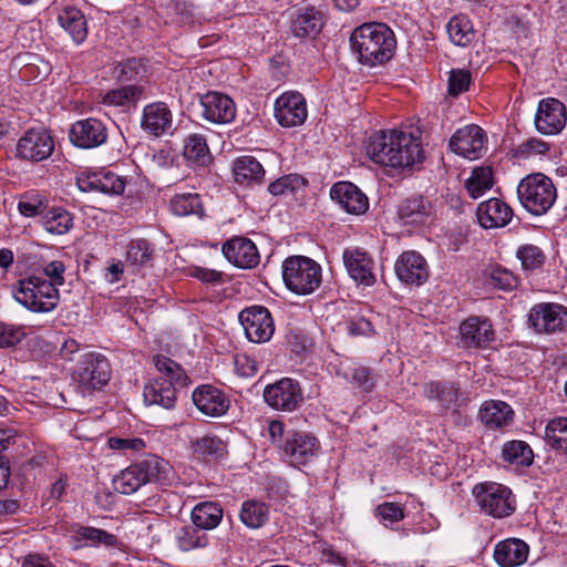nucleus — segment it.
Here are the masks:
<instances>
[{"mask_svg":"<svg viewBox=\"0 0 567 567\" xmlns=\"http://www.w3.org/2000/svg\"><path fill=\"white\" fill-rule=\"evenodd\" d=\"M58 22L72 38L81 44L87 37V23L83 12L75 7H66L58 16Z\"/></svg>","mask_w":567,"mask_h":567,"instance_id":"obj_36","label":"nucleus"},{"mask_svg":"<svg viewBox=\"0 0 567 567\" xmlns=\"http://www.w3.org/2000/svg\"><path fill=\"white\" fill-rule=\"evenodd\" d=\"M239 321L247 339L255 343L268 341L275 331L269 310L262 306H252L239 312Z\"/></svg>","mask_w":567,"mask_h":567,"instance_id":"obj_11","label":"nucleus"},{"mask_svg":"<svg viewBox=\"0 0 567 567\" xmlns=\"http://www.w3.org/2000/svg\"><path fill=\"white\" fill-rule=\"evenodd\" d=\"M174 11L177 21L181 23H193L196 20V8L193 3L182 0L175 1Z\"/></svg>","mask_w":567,"mask_h":567,"instance_id":"obj_62","label":"nucleus"},{"mask_svg":"<svg viewBox=\"0 0 567 567\" xmlns=\"http://www.w3.org/2000/svg\"><path fill=\"white\" fill-rule=\"evenodd\" d=\"M343 262L350 277L355 282L363 286L374 285V262L367 251L360 248H347L343 251Z\"/></svg>","mask_w":567,"mask_h":567,"instance_id":"obj_23","label":"nucleus"},{"mask_svg":"<svg viewBox=\"0 0 567 567\" xmlns=\"http://www.w3.org/2000/svg\"><path fill=\"white\" fill-rule=\"evenodd\" d=\"M207 544V536L194 527H184L178 532L177 545L184 551L204 548Z\"/></svg>","mask_w":567,"mask_h":567,"instance_id":"obj_49","label":"nucleus"},{"mask_svg":"<svg viewBox=\"0 0 567 567\" xmlns=\"http://www.w3.org/2000/svg\"><path fill=\"white\" fill-rule=\"evenodd\" d=\"M110 379V362L101 353L85 354L78 364L75 380L83 394L101 389Z\"/></svg>","mask_w":567,"mask_h":567,"instance_id":"obj_9","label":"nucleus"},{"mask_svg":"<svg viewBox=\"0 0 567 567\" xmlns=\"http://www.w3.org/2000/svg\"><path fill=\"white\" fill-rule=\"evenodd\" d=\"M126 178L113 172L90 174L80 184L83 190H96L106 195H121L126 187Z\"/></svg>","mask_w":567,"mask_h":567,"instance_id":"obj_31","label":"nucleus"},{"mask_svg":"<svg viewBox=\"0 0 567 567\" xmlns=\"http://www.w3.org/2000/svg\"><path fill=\"white\" fill-rule=\"evenodd\" d=\"M173 125V115L163 102L151 103L143 110L142 127L154 136L167 133Z\"/></svg>","mask_w":567,"mask_h":567,"instance_id":"obj_30","label":"nucleus"},{"mask_svg":"<svg viewBox=\"0 0 567 567\" xmlns=\"http://www.w3.org/2000/svg\"><path fill=\"white\" fill-rule=\"evenodd\" d=\"M70 532L72 533L71 542L75 549H79L84 546L99 545L112 547L115 546L117 543L115 535L110 534L104 529L91 526H82L80 524H74L71 526Z\"/></svg>","mask_w":567,"mask_h":567,"instance_id":"obj_32","label":"nucleus"},{"mask_svg":"<svg viewBox=\"0 0 567 567\" xmlns=\"http://www.w3.org/2000/svg\"><path fill=\"white\" fill-rule=\"evenodd\" d=\"M233 173L236 183L241 185L259 184L265 177L262 165L250 155L236 158L233 163Z\"/></svg>","mask_w":567,"mask_h":567,"instance_id":"obj_38","label":"nucleus"},{"mask_svg":"<svg viewBox=\"0 0 567 567\" xmlns=\"http://www.w3.org/2000/svg\"><path fill=\"white\" fill-rule=\"evenodd\" d=\"M282 278L290 291L297 295H309L321 284V267L309 257L290 256L282 264Z\"/></svg>","mask_w":567,"mask_h":567,"instance_id":"obj_6","label":"nucleus"},{"mask_svg":"<svg viewBox=\"0 0 567 567\" xmlns=\"http://www.w3.org/2000/svg\"><path fill=\"white\" fill-rule=\"evenodd\" d=\"M326 23L324 14L321 10L308 6L298 10L291 22V32L297 38H315L320 33Z\"/></svg>","mask_w":567,"mask_h":567,"instance_id":"obj_28","label":"nucleus"},{"mask_svg":"<svg viewBox=\"0 0 567 567\" xmlns=\"http://www.w3.org/2000/svg\"><path fill=\"white\" fill-rule=\"evenodd\" d=\"M476 217L485 229L506 226L513 218V209L498 198H489L478 205Z\"/></svg>","mask_w":567,"mask_h":567,"instance_id":"obj_26","label":"nucleus"},{"mask_svg":"<svg viewBox=\"0 0 567 567\" xmlns=\"http://www.w3.org/2000/svg\"><path fill=\"white\" fill-rule=\"evenodd\" d=\"M234 364L237 374L244 378L255 375L258 370L256 360L245 353L236 354L234 357Z\"/></svg>","mask_w":567,"mask_h":567,"instance_id":"obj_58","label":"nucleus"},{"mask_svg":"<svg viewBox=\"0 0 567 567\" xmlns=\"http://www.w3.org/2000/svg\"><path fill=\"white\" fill-rule=\"evenodd\" d=\"M547 443L558 451L567 453V417H556L546 426Z\"/></svg>","mask_w":567,"mask_h":567,"instance_id":"obj_48","label":"nucleus"},{"mask_svg":"<svg viewBox=\"0 0 567 567\" xmlns=\"http://www.w3.org/2000/svg\"><path fill=\"white\" fill-rule=\"evenodd\" d=\"M224 512L219 503L200 502L192 511V522L200 529L210 530L220 524Z\"/></svg>","mask_w":567,"mask_h":567,"instance_id":"obj_39","label":"nucleus"},{"mask_svg":"<svg viewBox=\"0 0 567 567\" xmlns=\"http://www.w3.org/2000/svg\"><path fill=\"white\" fill-rule=\"evenodd\" d=\"M42 202L38 197H24L18 203V209L25 217H33L40 214Z\"/></svg>","mask_w":567,"mask_h":567,"instance_id":"obj_64","label":"nucleus"},{"mask_svg":"<svg viewBox=\"0 0 567 567\" xmlns=\"http://www.w3.org/2000/svg\"><path fill=\"white\" fill-rule=\"evenodd\" d=\"M155 247L144 239H132L126 246L125 261L133 271L141 272L153 267Z\"/></svg>","mask_w":567,"mask_h":567,"instance_id":"obj_34","label":"nucleus"},{"mask_svg":"<svg viewBox=\"0 0 567 567\" xmlns=\"http://www.w3.org/2000/svg\"><path fill=\"white\" fill-rule=\"evenodd\" d=\"M192 398L194 404L203 414L213 417L224 415L230 406L226 394L210 384L196 388Z\"/></svg>","mask_w":567,"mask_h":567,"instance_id":"obj_22","label":"nucleus"},{"mask_svg":"<svg viewBox=\"0 0 567 567\" xmlns=\"http://www.w3.org/2000/svg\"><path fill=\"white\" fill-rule=\"evenodd\" d=\"M190 275L206 284H220L223 281V272L215 269L194 267Z\"/></svg>","mask_w":567,"mask_h":567,"instance_id":"obj_63","label":"nucleus"},{"mask_svg":"<svg viewBox=\"0 0 567 567\" xmlns=\"http://www.w3.org/2000/svg\"><path fill=\"white\" fill-rule=\"evenodd\" d=\"M147 75V65L141 58H130L116 63L112 76L120 82L141 81Z\"/></svg>","mask_w":567,"mask_h":567,"instance_id":"obj_42","label":"nucleus"},{"mask_svg":"<svg viewBox=\"0 0 567 567\" xmlns=\"http://www.w3.org/2000/svg\"><path fill=\"white\" fill-rule=\"evenodd\" d=\"M549 151V146L546 142L538 138H530L516 148V154L523 158L528 157L532 154L543 155Z\"/></svg>","mask_w":567,"mask_h":567,"instance_id":"obj_59","label":"nucleus"},{"mask_svg":"<svg viewBox=\"0 0 567 567\" xmlns=\"http://www.w3.org/2000/svg\"><path fill=\"white\" fill-rule=\"evenodd\" d=\"M349 381L365 392L371 391L375 385L374 377L371 374L370 369L367 367H357L352 369Z\"/></svg>","mask_w":567,"mask_h":567,"instance_id":"obj_57","label":"nucleus"},{"mask_svg":"<svg viewBox=\"0 0 567 567\" xmlns=\"http://www.w3.org/2000/svg\"><path fill=\"white\" fill-rule=\"evenodd\" d=\"M502 454L505 461L520 466H529L534 460L533 450L524 441H509L505 443Z\"/></svg>","mask_w":567,"mask_h":567,"instance_id":"obj_45","label":"nucleus"},{"mask_svg":"<svg viewBox=\"0 0 567 567\" xmlns=\"http://www.w3.org/2000/svg\"><path fill=\"white\" fill-rule=\"evenodd\" d=\"M375 516L384 526H388L404 518V507L398 503L385 502L375 508Z\"/></svg>","mask_w":567,"mask_h":567,"instance_id":"obj_53","label":"nucleus"},{"mask_svg":"<svg viewBox=\"0 0 567 567\" xmlns=\"http://www.w3.org/2000/svg\"><path fill=\"white\" fill-rule=\"evenodd\" d=\"M423 394L447 410L458 405L460 386L451 381H430L424 384Z\"/></svg>","mask_w":567,"mask_h":567,"instance_id":"obj_35","label":"nucleus"},{"mask_svg":"<svg viewBox=\"0 0 567 567\" xmlns=\"http://www.w3.org/2000/svg\"><path fill=\"white\" fill-rule=\"evenodd\" d=\"M109 131L106 125L94 117L76 121L69 131L70 142L84 150L95 148L106 143Z\"/></svg>","mask_w":567,"mask_h":567,"instance_id":"obj_14","label":"nucleus"},{"mask_svg":"<svg viewBox=\"0 0 567 567\" xmlns=\"http://www.w3.org/2000/svg\"><path fill=\"white\" fill-rule=\"evenodd\" d=\"M54 150V141L44 128H31L24 133L17 144V156L30 162H42L50 157Z\"/></svg>","mask_w":567,"mask_h":567,"instance_id":"obj_12","label":"nucleus"},{"mask_svg":"<svg viewBox=\"0 0 567 567\" xmlns=\"http://www.w3.org/2000/svg\"><path fill=\"white\" fill-rule=\"evenodd\" d=\"M433 205L422 195L405 198L398 206V217L403 225H423L433 214Z\"/></svg>","mask_w":567,"mask_h":567,"instance_id":"obj_27","label":"nucleus"},{"mask_svg":"<svg viewBox=\"0 0 567 567\" xmlns=\"http://www.w3.org/2000/svg\"><path fill=\"white\" fill-rule=\"evenodd\" d=\"M171 212L176 216L202 215L203 206L198 194H177L169 203Z\"/></svg>","mask_w":567,"mask_h":567,"instance_id":"obj_47","label":"nucleus"},{"mask_svg":"<svg viewBox=\"0 0 567 567\" xmlns=\"http://www.w3.org/2000/svg\"><path fill=\"white\" fill-rule=\"evenodd\" d=\"M306 184L307 182L302 176L298 174H288L270 183L268 190L274 196H280L288 193H293L297 189L306 186Z\"/></svg>","mask_w":567,"mask_h":567,"instance_id":"obj_50","label":"nucleus"},{"mask_svg":"<svg viewBox=\"0 0 567 567\" xmlns=\"http://www.w3.org/2000/svg\"><path fill=\"white\" fill-rule=\"evenodd\" d=\"M225 443L217 436L206 435L193 443L194 452L200 455L221 456L225 452Z\"/></svg>","mask_w":567,"mask_h":567,"instance_id":"obj_52","label":"nucleus"},{"mask_svg":"<svg viewBox=\"0 0 567 567\" xmlns=\"http://www.w3.org/2000/svg\"><path fill=\"white\" fill-rule=\"evenodd\" d=\"M517 197L529 214L542 216L553 207L557 190L549 177L542 173H534L519 182Z\"/></svg>","mask_w":567,"mask_h":567,"instance_id":"obj_5","label":"nucleus"},{"mask_svg":"<svg viewBox=\"0 0 567 567\" xmlns=\"http://www.w3.org/2000/svg\"><path fill=\"white\" fill-rule=\"evenodd\" d=\"M40 223L51 235L62 236L73 228V216L62 207H52L43 212Z\"/></svg>","mask_w":567,"mask_h":567,"instance_id":"obj_40","label":"nucleus"},{"mask_svg":"<svg viewBox=\"0 0 567 567\" xmlns=\"http://www.w3.org/2000/svg\"><path fill=\"white\" fill-rule=\"evenodd\" d=\"M395 274L405 284L421 286L429 279V266L424 257L414 250L402 252L395 262Z\"/></svg>","mask_w":567,"mask_h":567,"instance_id":"obj_18","label":"nucleus"},{"mask_svg":"<svg viewBox=\"0 0 567 567\" xmlns=\"http://www.w3.org/2000/svg\"><path fill=\"white\" fill-rule=\"evenodd\" d=\"M143 95L141 85H126L111 90L102 97L103 104L113 106H125L135 103Z\"/></svg>","mask_w":567,"mask_h":567,"instance_id":"obj_46","label":"nucleus"},{"mask_svg":"<svg viewBox=\"0 0 567 567\" xmlns=\"http://www.w3.org/2000/svg\"><path fill=\"white\" fill-rule=\"evenodd\" d=\"M566 107L557 99L540 100L535 115V126L544 135H555L566 125Z\"/></svg>","mask_w":567,"mask_h":567,"instance_id":"obj_15","label":"nucleus"},{"mask_svg":"<svg viewBox=\"0 0 567 567\" xmlns=\"http://www.w3.org/2000/svg\"><path fill=\"white\" fill-rule=\"evenodd\" d=\"M24 337L21 328L0 322V348H10L18 344Z\"/></svg>","mask_w":567,"mask_h":567,"instance_id":"obj_56","label":"nucleus"},{"mask_svg":"<svg viewBox=\"0 0 567 567\" xmlns=\"http://www.w3.org/2000/svg\"><path fill=\"white\" fill-rule=\"evenodd\" d=\"M169 472L168 462L151 455L123 470L114 477L113 486L116 492L131 495L147 483L164 484L168 480Z\"/></svg>","mask_w":567,"mask_h":567,"instance_id":"obj_4","label":"nucleus"},{"mask_svg":"<svg viewBox=\"0 0 567 567\" xmlns=\"http://www.w3.org/2000/svg\"><path fill=\"white\" fill-rule=\"evenodd\" d=\"M154 364L159 375L144 386V401L148 405L173 409L177 390L188 384V377L177 362L167 357L155 355Z\"/></svg>","mask_w":567,"mask_h":567,"instance_id":"obj_3","label":"nucleus"},{"mask_svg":"<svg viewBox=\"0 0 567 567\" xmlns=\"http://www.w3.org/2000/svg\"><path fill=\"white\" fill-rule=\"evenodd\" d=\"M239 518L248 528H259L269 519V506L256 499L245 501L241 505Z\"/></svg>","mask_w":567,"mask_h":567,"instance_id":"obj_41","label":"nucleus"},{"mask_svg":"<svg viewBox=\"0 0 567 567\" xmlns=\"http://www.w3.org/2000/svg\"><path fill=\"white\" fill-rule=\"evenodd\" d=\"M264 399L277 411L293 412L301 405L303 394L298 381L282 378L265 388Z\"/></svg>","mask_w":567,"mask_h":567,"instance_id":"obj_10","label":"nucleus"},{"mask_svg":"<svg viewBox=\"0 0 567 567\" xmlns=\"http://www.w3.org/2000/svg\"><path fill=\"white\" fill-rule=\"evenodd\" d=\"M367 154L374 163L394 168L412 166L424 156L421 143L412 134L396 131L372 135Z\"/></svg>","mask_w":567,"mask_h":567,"instance_id":"obj_1","label":"nucleus"},{"mask_svg":"<svg viewBox=\"0 0 567 567\" xmlns=\"http://www.w3.org/2000/svg\"><path fill=\"white\" fill-rule=\"evenodd\" d=\"M494 184L493 172L488 166H481L473 169L465 182V188L473 199L483 196Z\"/></svg>","mask_w":567,"mask_h":567,"instance_id":"obj_44","label":"nucleus"},{"mask_svg":"<svg viewBox=\"0 0 567 567\" xmlns=\"http://www.w3.org/2000/svg\"><path fill=\"white\" fill-rule=\"evenodd\" d=\"M486 144V134L478 125L471 124L458 128L450 140L453 153L467 158L476 159L483 155Z\"/></svg>","mask_w":567,"mask_h":567,"instance_id":"obj_13","label":"nucleus"},{"mask_svg":"<svg viewBox=\"0 0 567 567\" xmlns=\"http://www.w3.org/2000/svg\"><path fill=\"white\" fill-rule=\"evenodd\" d=\"M203 116L207 121L216 124L231 122L236 116V106L234 101L219 92H208L200 97Z\"/></svg>","mask_w":567,"mask_h":567,"instance_id":"obj_21","label":"nucleus"},{"mask_svg":"<svg viewBox=\"0 0 567 567\" xmlns=\"http://www.w3.org/2000/svg\"><path fill=\"white\" fill-rule=\"evenodd\" d=\"M330 197L347 213L360 215L368 210V197L352 183L338 182L330 189Z\"/></svg>","mask_w":567,"mask_h":567,"instance_id":"obj_24","label":"nucleus"},{"mask_svg":"<svg viewBox=\"0 0 567 567\" xmlns=\"http://www.w3.org/2000/svg\"><path fill=\"white\" fill-rule=\"evenodd\" d=\"M494 329L486 318L468 317L460 324V341L463 348H481L494 340Z\"/></svg>","mask_w":567,"mask_h":567,"instance_id":"obj_19","label":"nucleus"},{"mask_svg":"<svg viewBox=\"0 0 567 567\" xmlns=\"http://www.w3.org/2000/svg\"><path fill=\"white\" fill-rule=\"evenodd\" d=\"M528 318L539 333L560 331L567 326V310L557 303H538L530 309Z\"/></svg>","mask_w":567,"mask_h":567,"instance_id":"obj_16","label":"nucleus"},{"mask_svg":"<svg viewBox=\"0 0 567 567\" xmlns=\"http://www.w3.org/2000/svg\"><path fill=\"white\" fill-rule=\"evenodd\" d=\"M308 115L305 97L298 92H286L275 103V116L285 127L303 124Z\"/></svg>","mask_w":567,"mask_h":567,"instance_id":"obj_17","label":"nucleus"},{"mask_svg":"<svg viewBox=\"0 0 567 567\" xmlns=\"http://www.w3.org/2000/svg\"><path fill=\"white\" fill-rule=\"evenodd\" d=\"M64 271L65 266L60 260H53L43 268L45 277L49 278L48 282L53 284L55 288H58V286L64 285Z\"/></svg>","mask_w":567,"mask_h":567,"instance_id":"obj_61","label":"nucleus"},{"mask_svg":"<svg viewBox=\"0 0 567 567\" xmlns=\"http://www.w3.org/2000/svg\"><path fill=\"white\" fill-rule=\"evenodd\" d=\"M183 154L193 167H206L213 159L206 137L197 133L186 136Z\"/></svg>","mask_w":567,"mask_h":567,"instance_id":"obj_37","label":"nucleus"},{"mask_svg":"<svg viewBox=\"0 0 567 567\" xmlns=\"http://www.w3.org/2000/svg\"><path fill=\"white\" fill-rule=\"evenodd\" d=\"M473 495L481 509L495 518L511 516L515 511L512 491L498 483L486 482L473 488Z\"/></svg>","mask_w":567,"mask_h":567,"instance_id":"obj_8","label":"nucleus"},{"mask_svg":"<svg viewBox=\"0 0 567 567\" xmlns=\"http://www.w3.org/2000/svg\"><path fill=\"white\" fill-rule=\"evenodd\" d=\"M221 250L226 259L238 268H254L260 260L256 245L248 238L233 237L223 245Z\"/></svg>","mask_w":567,"mask_h":567,"instance_id":"obj_20","label":"nucleus"},{"mask_svg":"<svg viewBox=\"0 0 567 567\" xmlns=\"http://www.w3.org/2000/svg\"><path fill=\"white\" fill-rule=\"evenodd\" d=\"M528 545L517 538L499 542L494 549V559L502 567H515L524 564L528 556Z\"/></svg>","mask_w":567,"mask_h":567,"instance_id":"obj_33","label":"nucleus"},{"mask_svg":"<svg viewBox=\"0 0 567 567\" xmlns=\"http://www.w3.org/2000/svg\"><path fill=\"white\" fill-rule=\"evenodd\" d=\"M471 82V73L466 70H452L449 79V93L458 95L468 89Z\"/></svg>","mask_w":567,"mask_h":567,"instance_id":"obj_55","label":"nucleus"},{"mask_svg":"<svg viewBox=\"0 0 567 567\" xmlns=\"http://www.w3.org/2000/svg\"><path fill=\"white\" fill-rule=\"evenodd\" d=\"M350 45L361 64L377 66L383 65L392 59L396 39L385 23L371 22L353 30Z\"/></svg>","mask_w":567,"mask_h":567,"instance_id":"obj_2","label":"nucleus"},{"mask_svg":"<svg viewBox=\"0 0 567 567\" xmlns=\"http://www.w3.org/2000/svg\"><path fill=\"white\" fill-rule=\"evenodd\" d=\"M16 300L33 312H50L60 300L58 288L49 284L47 278L31 276L20 281Z\"/></svg>","mask_w":567,"mask_h":567,"instance_id":"obj_7","label":"nucleus"},{"mask_svg":"<svg viewBox=\"0 0 567 567\" xmlns=\"http://www.w3.org/2000/svg\"><path fill=\"white\" fill-rule=\"evenodd\" d=\"M478 417L488 430H503L512 424L514 411L504 401L489 400L481 405Z\"/></svg>","mask_w":567,"mask_h":567,"instance_id":"obj_29","label":"nucleus"},{"mask_svg":"<svg viewBox=\"0 0 567 567\" xmlns=\"http://www.w3.org/2000/svg\"><path fill=\"white\" fill-rule=\"evenodd\" d=\"M109 446L112 450L138 452L145 447V442L140 437H111Z\"/></svg>","mask_w":567,"mask_h":567,"instance_id":"obj_60","label":"nucleus"},{"mask_svg":"<svg viewBox=\"0 0 567 567\" xmlns=\"http://www.w3.org/2000/svg\"><path fill=\"white\" fill-rule=\"evenodd\" d=\"M516 257L520 260L522 267L525 270L540 268L545 262V255L543 250L530 244L520 246L516 251Z\"/></svg>","mask_w":567,"mask_h":567,"instance_id":"obj_51","label":"nucleus"},{"mask_svg":"<svg viewBox=\"0 0 567 567\" xmlns=\"http://www.w3.org/2000/svg\"><path fill=\"white\" fill-rule=\"evenodd\" d=\"M491 285L505 291H512L517 287L518 279L512 271L496 268L491 274Z\"/></svg>","mask_w":567,"mask_h":567,"instance_id":"obj_54","label":"nucleus"},{"mask_svg":"<svg viewBox=\"0 0 567 567\" xmlns=\"http://www.w3.org/2000/svg\"><path fill=\"white\" fill-rule=\"evenodd\" d=\"M319 447L316 436L306 432H291L284 443V452L296 464L308 463Z\"/></svg>","mask_w":567,"mask_h":567,"instance_id":"obj_25","label":"nucleus"},{"mask_svg":"<svg viewBox=\"0 0 567 567\" xmlns=\"http://www.w3.org/2000/svg\"><path fill=\"white\" fill-rule=\"evenodd\" d=\"M446 29L451 41L458 47H466L474 39L473 24L464 14L454 16Z\"/></svg>","mask_w":567,"mask_h":567,"instance_id":"obj_43","label":"nucleus"}]
</instances>
